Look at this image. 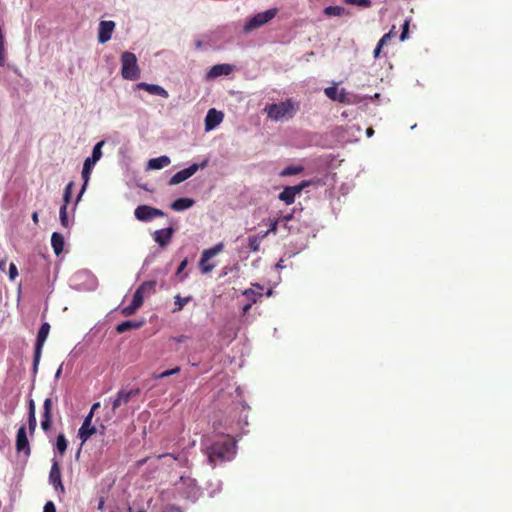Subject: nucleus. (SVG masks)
Here are the masks:
<instances>
[{
	"instance_id": "1",
	"label": "nucleus",
	"mask_w": 512,
	"mask_h": 512,
	"mask_svg": "<svg viewBox=\"0 0 512 512\" xmlns=\"http://www.w3.org/2000/svg\"><path fill=\"white\" fill-rule=\"evenodd\" d=\"M209 464L214 467L218 462L229 461L235 455V444L231 439L217 441L206 448Z\"/></svg>"
},
{
	"instance_id": "2",
	"label": "nucleus",
	"mask_w": 512,
	"mask_h": 512,
	"mask_svg": "<svg viewBox=\"0 0 512 512\" xmlns=\"http://www.w3.org/2000/svg\"><path fill=\"white\" fill-rule=\"evenodd\" d=\"M297 110L298 106L292 99H286L280 103H272L265 107L268 117L274 121L292 118Z\"/></svg>"
},
{
	"instance_id": "3",
	"label": "nucleus",
	"mask_w": 512,
	"mask_h": 512,
	"mask_svg": "<svg viewBox=\"0 0 512 512\" xmlns=\"http://www.w3.org/2000/svg\"><path fill=\"white\" fill-rule=\"evenodd\" d=\"M104 143H105L104 141H99L98 143H96L93 147L92 155L90 157H87L84 161L83 169H82L83 185H82V188L76 198L75 204H77L81 200V197H82L83 193L85 192L88 181L90 179L91 171H92L94 165L102 157L101 149H102Z\"/></svg>"
},
{
	"instance_id": "4",
	"label": "nucleus",
	"mask_w": 512,
	"mask_h": 512,
	"mask_svg": "<svg viewBox=\"0 0 512 512\" xmlns=\"http://www.w3.org/2000/svg\"><path fill=\"white\" fill-rule=\"evenodd\" d=\"M121 75L126 80L135 81L140 77L137 57L134 53L125 51L121 55Z\"/></svg>"
},
{
	"instance_id": "5",
	"label": "nucleus",
	"mask_w": 512,
	"mask_h": 512,
	"mask_svg": "<svg viewBox=\"0 0 512 512\" xmlns=\"http://www.w3.org/2000/svg\"><path fill=\"white\" fill-rule=\"evenodd\" d=\"M49 331H50V324L48 322L42 323V325L40 326V328L38 330L35 347H34L33 363H32L33 379H35V377L38 373V367H39L41 356H42L43 346L47 340Z\"/></svg>"
},
{
	"instance_id": "6",
	"label": "nucleus",
	"mask_w": 512,
	"mask_h": 512,
	"mask_svg": "<svg viewBox=\"0 0 512 512\" xmlns=\"http://www.w3.org/2000/svg\"><path fill=\"white\" fill-rule=\"evenodd\" d=\"M277 12V8H271L266 11L255 14L245 23L243 27L244 33L248 34L260 28L261 26L267 24L277 15Z\"/></svg>"
},
{
	"instance_id": "7",
	"label": "nucleus",
	"mask_w": 512,
	"mask_h": 512,
	"mask_svg": "<svg viewBox=\"0 0 512 512\" xmlns=\"http://www.w3.org/2000/svg\"><path fill=\"white\" fill-rule=\"evenodd\" d=\"M207 165H208L207 159L202 161L200 164L194 163V164L190 165L189 167L175 173L168 181V184L171 186L177 185V184L187 180L191 176H193L199 169H204Z\"/></svg>"
},
{
	"instance_id": "8",
	"label": "nucleus",
	"mask_w": 512,
	"mask_h": 512,
	"mask_svg": "<svg viewBox=\"0 0 512 512\" xmlns=\"http://www.w3.org/2000/svg\"><path fill=\"white\" fill-rule=\"evenodd\" d=\"M134 215L141 222H151L156 217H163L165 213L161 209L149 205H139L136 207Z\"/></svg>"
},
{
	"instance_id": "9",
	"label": "nucleus",
	"mask_w": 512,
	"mask_h": 512,
	"mask_svg": "<svg viewBox=\"0 0 512 512\" xmlns=\"http://www.w3.org/2000/svg\"><path fill=\"white\" fill-rule=\"evenodd\" d=\"M180 480L185 486L183 491L181 492L182 496L193 503L196 502L201 496V490L197 486L196 480L184 476H181Z\"/></svg>"
},
{
	"instance_id": "10",
	"label": "nucleus",
	"mask_w": 512,
	"mask_h": 512,
	"mask_svg": "<svg viewBox=\"0 0 512 512\" xmlns=\"http://www.w3.org/2000/svg\"><path fill=\"white\" fill-rule=\"evenodd\" d=\"M224 248V244L222 242L217 243L213 247L206 249L202 252L201 259L199 262V268L202 273L206 274L211 272L215 265H204V262H207L212 257L216 256L218 253H220Z\"/></svg>"
},
{
	"instance_id": "11",
	"label": "nucleus",
	"mask_w": 512,
	"mask_h": 512,
	"mask_svg": "<svg viewBox=\"0 0 512 512\" xmlns=\"http://www.w3.org/2000/svg\"><path fill=\"white\" fill-rule=\"evenodd\" d=\"M140 394L139 389H121L118 391L116 397L114 399H110L112 405V411L116 412L121 406H124L129 403L131 398L136 397Z\"/></svg>"
},
{
	"instance_id": "12",
	"label": "nucleus",
	"mask_w": 512,
	"mask_h": 512,
	"mask_svg": "<svg viewBox=\"0 0 512 512\" xmlns=\"http://www.w3.org/2000/svg\"><path fill=\"white\" fill-rule=\"evenodd\" d=\"M310 182L309 181H303L302 183H300L299 185H295V186H287L283 189V191L279 194L278 198L285 202L287 205H290L292 203H294L295 201V196L299 193H301V191L309 186Z\"/></svg>"
},
{
	"instance_id": "13",
	"label": "nucleus",
	"mask_w": 512,
	"mask_h": 512,
	"mask_svg": "<svg viewBox=\"0 0 512 512\" xmlns=\"http://www.w3.org/2000/svg\"><path fill=\"white\" fill-rule=\"evenodd\" d=\"M16 450L18 453H23L26 458L31 454V448L27 437L25 425L19 427L16 435Z\"/></svg>"
},
{
	"instance_id": "14",
	"label": "nucleus",
	"mask_w": 512,
	"mask_h": 512,
	"mask_svg": "<svg viewBox=\"0 0 512 512\" xmlns=\"http://www.w3.org/2000/svg\"><path fill=\"white\" fill-rule=\"evenodd\" d=\"M49 483L54 487L55 491L64 493L65 489L62 484L61 470L58 460H52V466L49 473Z\"/></svg>"
},
{
	"instance_id": "15",
	"label": "nucleus",
	"mask_w": 512,
	"mask_h": 512,
	"mask_svg": "<svg viewBox=\"0 0 512 512\" xmlns=\"http://www.w3.org/2000/svg\"><path fill=\"white\" fill-rule=\"evenodd\" d=\"M92 413H89L85 418L78 430V437L81 439V445H83L93 434L97 432V429L92 425Z\"/></svg>"
},
{
	"instance_id": "16",
	"label": "nucleus",
	"mask_w": 512,
	"mask_h": 512,
	"mask_svg": "<svg viewBox=\"0 0 512 512\" xmlns=\"http://www.w3.org/2000/svg\"><path fill=\"white\" fill-rule=\"evenodd\" d=\"M224 118V114L221 111L211 108L208 110L205 117V131H211L215 129Z\"/></svg>"
},
{
	"instance_id": "17",
	"label": "nucleus",
	"mask_w": 512,
	"mask_h": 512,
	"mask_svg": "<svg viewBox=\"0 0 512 512\" xmlns=\"http://www.w3.org/2000/svg\"><path fill=\"white\" fill-rule=\"evenodd\" d=\"M114 28H115L114 21H111V20L101 21L99 23V28H98V42L100 44H104V43L108 42L112 37Z\"/></svg>"
},
{
	"instance_id": "18",
	"label": "nucleus",
	"mask_w": 512,
	"mask_h": 512,
	"mask_svg": "<svg viewBox=\"0 0 512 512\" xmlns=\"http://www.w3.org/2000/svg\"><path fill=\"white\" fill-rule=\"evenodd\" d=\"M174 232L172 227L159 229L153 233V239L160 247L164 248L171 242Z\"/></svg>"
},
{
	"instance_id": "19",
	"label": "nucleus",
	"mask_w": 512,
	"mask_h": 512,
	"mask_svg": "<svg viewBox=\"0 0 512 512\" xmlns=\"http://www.w3.org/2000/svg\"><path fill=\"white\" fill-rule=\"evenodd\" d=\"M52 399L46 398L43 403V412L41 419V428L47 432L51 429L52 426Z\"/></svg>"
},
{
	"instance_id": "20",
	"label": "nucleus",
	"mask_w": 512,
	"mask_h": 512,
	"mask_svg": "<svg viewBox=\"0 0 512 512\" xmlns=\"http://www.w3.org/2000/svg\"><path fill=\"white\" fill-rule=\"evenodd\" d=\"M136 89L145 90L151 95L160 96L163 98H168L169 94L166 89L157 84H149L145 82H140L136 84Z\"/></svg>"
},
{
	"instance_id": "21",
	"label": "nucleus",
	"mask_w": 512,
	"mask_h": 512,
	"mask_svg": "<svg viewBox=\"0 0 512 512\" xmlns=\"http://www.w3.org/2000/svg\"><path fill=\"white\" fill-rule=\"evenodd\" d=\"M143 301V296L139 293H134L131 304L123 307L121 313L126 317L133 315L142 306Z\"/></svg>"
},
{
	"instance_id": "22",
	"label": "nucleus",
	"mask_w": 512,
	"mask_h": 512,
	"mask_svg": "<svg viewBox=\"0 0 512 512\" xmlns=\"http://www.w3.org/2000/svg\"><path fill=\"white\" fill-rule=\"evenodd\" d=\"M325 95L333 100L341 103L346 102V92L345 89H341L340 91L335 86H330L324 89Z\"/></svg>"
},
{
	"instance_id": "23",
	"label": "nucleus",
	"mask_w": 512,
	"mask_h": 512,
	"mask_svg": "<svg viewBox=\"0 0 512 512\" xmlns=\"http://www.w3.org/2000/svg\"><path fill=\"white\" fill-rule=\"evenodd\" d=\"M170 163V158L166 155H162L160 157L150 159L146 168L148 170H159L168 166Z\"/></svg>"
},
{
	"instance_id": "24",
	"label": "nucleus",
	"mask_w": 512,
	"mask_h": 512,
	"mask_svg": "<svg viewBox=\"0 0 512 512\" xmlns=\"http://www.w3.org/2000/svg\"><path fill=\"white\" fill-rule=\"evenodd\" d=\"M232 71V66L229 64L214 65L207 73L208 78H215L222 75H228Z\"/></svg>"
},
{
	"instance_id": "25",
	"label": "nucleus",
	"mask_w": 512,
	"mask_h": 512,
	"mask_svg": "<svg viewBox=\"0 0 512 512\" xmlns=\"http://www.w3.org/2000/svg\"><path fill=\"white\" fill-rule=\"evenodd\" d=\"M64 244L65 241L63 235L59 232H53L51 236V246L57 256L62 253Z\"/></svg>"
},
{
	"instance_id": "26",
	"label": "nucleus",
	"mask_w": 512,
	"mask_h": 512,
	"mask_svg": "<svg viewBox=\"0 0 512 512\" xmlns=\"http://www.w3.org/2000/svg\"><path fill=\"white\" fill-rule=\"evenodd\" d=\"M143 324L144 321L127 320L122 323H119L115 329L117 333L121 334L129 330L139 329L140 327L143 326Z\"/></svg>"
},
{
	"instance_id": "27",
	"label": "nucleus",
	"mask_w": 512,
	"mask_h": 512,
	"mask_svg": "<svg viewBox=\"0 0 512 512\" xmlns=\"http://www.w3.org/2000/svg\"><path fill=\"white\" fill-rule=\"evenodd\" d=\"M195 204V201L191 198H178L171 204V209L175 211H183Z\"/></svg>"
},
{
	"instance_id": "28",
	"label": "nucleus",
	"mask_w": 512,
	"mask_h": 512,
	"mask_svg": "<svg viewBox=\"0 0 512 512\" xmlns=\"http://www.w3.org/2000/svg\"><path fill=\"white\" fill-rule=\"evenodd\" d=\"M156 281L150 280L143 282L135 291V293H139L141 296L149 295L155 292Z\"/></svg>"
},
{
	"instance_id": "29",
	"label": "nucleus",
	"mask_w": 512,
	"mask_h": 512,
	"mask_svg": "<svg viewBox=\"0 0 512 512\" xmlns=\"http://www.w3.org/2000/svg\"><path fill=\"white\" fill-rule=\"evenodd\" d=\"M268 232H264V235H253L248 237V247L251 251H259L262 240L267 237Z\"/></svg>"
},
{
	"instance_id": "30",
	"label": "nucleus",
	"mask_w": 512,
	"mask_h": 512,
	"mask_svg": "<svg viewBox=\"0 0 512 512\" xmlns=\"http://www.w3.org/2000/svg\"><path fill=\"white\" fill-rule=\"evenodd\" d=\"M207 490L210 497H214L215 494L222 490V481L219 479L209 480L207 482Z\"/></svg>"
},
{
	"instance_id": "31",
	"label": "nucleus",
	"mask_w": 512,
	"mask_h": 512,
	"mask_svg": "<svg viewBox=\"0 0 512 512\" xmlns=\"http://www.w3.org/2000/svg\"><path fill=\"white\" fill-rule=\"evenodd\" d=\"M254 287L257 289V290H254L252 288L250 289H247L244 291V295L247 297L248 300H250L252 303H255L256 300H257V296L261 297L262 296V290H263V287L259 284H255Z\"/></svg>"
},
{
	"instance_id": "32",
	"label": "nucleus",
	"mask_w": 512,
	"mask_h": 512,
	"mask_svg": "<svg viewBox=\"0 0 512 512\" xmlns=\"http://www.w3.org/2000/svg\"><path fill=\"white\" fill-rule=\"evenodd\" d=\"M68 446V441L63 433L56 438L55 449L60 455H64Z\"/></svg>"
},
{
	"instance_id": "33",
	"label": "nucleus",
	"mask_w": 512,
	"mask_h": 512,
	"mask_svg": "<svg viewBox=\"0 0 512 512\" xmlns=\"http://www.w3.org/2000/svg\"><path fill=\"white\" fill-rule=\"evenodd\" d=\"M192 300V296L181 297L180 295L175 296L173 312L181 311L184 306Z\"/></svg>"
},
{
	"instance_id": "34",
	"label": "nucleus",
	"mask_w": 512,
	"mask_h": 512,
	"mask_svg": "<svg viewBox=\"0 0 512 512\" xmlns=\"http://www.w3.org/2000/svg\"><path fill=\"white\" fill-rule=\"evenodd\" d=\"M345 13V8L342 6H328L324 9V14L327 16H342Z\"/></svg>"
},
{
	"instance_id": "35",
	"label": "nucleus",
	"mask_w": 512,
	"mask_h": 512,
	"mask_svg": "<svg viewBox=\"0 0 512 512\" xmlns=\"http://www.w3.org/2000/svg\"><path fill=\"white\" fill-rule=\"evenodd\" d=\"M303 167L302 166H296V165H290V166H287L286 168H284L282 170V172L280 173L281 176H292V175H297L299 173H301L303 171Z\"/></svg>"
},
{
	"instance_id": "36",
	"label": "nucleus",
	"mask_w": 512,
	"mask_h": 512,
	"mask_svg": "<svg viewBox=\"0 0 512 512\" xmlns=\"http://www.w3.org/2000/svg\"><path fill=\"white\" fill-rule=\"evenodd\" d=\"M160 457H172L181 466H186L188 464V458L182 453H178V454L166 453V454H162Z\"/></svg>"
},
{
	"instance_id": "37",
	"label": "nucleus",
	"mask_w": 512,
	"mask_h": 512,
	"mask_svg": "<svg viewBox=\"0 0 512 512\" xmlns=\"http://www.w3.org/2000/svg\"><path fill=\"white\" fill-rule=\"evenodd\" d=\"M59 214L61 225L65 228H69L71 226V221L68 219L67 208L65 207V205H62L60 207Z\"/></svg>"
},
{
	"instance_id": "38",
	"label": "nucleus",
	"mask_w": 512,
	"mask_h": 512,
	"mask_svg": "<svg viewBox=\"0 0 512 512\" xmlns=\"http://www.w3.org/2000/svg\"><path fill=\"white\" fill-rule=\"evenodd\" d=\"M180 372V367L179 366H176L172 369H169V370H166V371H163L159 374H155L154 375V378L155 379H162V378H166V377H169V376H172V375H175V374H178Z\"/></svg>"
},
{
	"instance_id": "39",
	"label": "nucleus",
	"mask_w": 512,
	"mask_h": 512,
	"mask_svg": "<svg viewBox=\"0 0 512 512\" xmlns=\"http://www.w3.org/2000/svg\"><path fill=\"white\" fill-rule=\"evenodd\" d=\"M187 265H188V259L185 258L184 260L181 261V263L179 264V266L177 268L176 275L180 276V281H184L188 277L187 273L182 274V272L187 267Z\"/></svg>"
},
{
	"instance_id": "40",
	"label": "nucleus",
	"mask_w": 512,
	"mask_h": 512,
	"mask_svg": "<svg viewBox=\"0 0 512 512\" xmlns=\"http://www.w3.org/2000/svg\"><path fill=\"white\" fill-rule=\"evenodd\" d=\"M346 4L356 5L364 8H368L371 6V0H343Z\"/></svg>"
},
{
	"instance_id": "41",
	"label": "nucleus",
	"mask_w": 512,
	"mask_h": 512,
	"mask_svg": "<svg viewBox=\"0 0 512 512\" xmlns=\"http://www.w3.org/2000/svg\"><path fill=\"white\" fill-rule=\"evenodd\" d=\"M37 427V419L36 414L28 415V429L29 433L32 436Z\"/></svg>"
},
{
	"instance_id": "42",
	"label": "nucleus",
	"mask_w": 512,
	"mask_h": 512,
	"mask_svg": "<svg viewBox=\"0 0 512 512\" xmlns=\"http://www.w3.org/2000/svg\"><path fill=\"white\" fill-rule=\"evenodd\" d=\"M18 276V269L17 266L14 263H10L9 265V279L11 281L15 280Z\"/></svg>"
},
{
	"instance_id": "43",
	"label": "nucleus",
	"mask_w": 512,
	"mask_h": 512,
	"mask_svg": "<svg viewBox=\"0 0 512 512\" xmlns=\"http://www.w3.org/2000/svg\"><path fill=\"white\" fill-rule=\"evenodd\" d=\"M293 214H294L293 212H291V213H287V214H282V215H280V216L278 217V219H279L280 223H283V224H284V226H285V227H287V225H286V224H287V222H289L290 220H292V219H293V217H294V215H293Z\"/></svg>"
},
{
	"instance_id": "44",
	"label": "nucleus",
	"mask_w": 512,
	"mask_h": 512,
	"mask_svg": "<svg viewBox=\"0 0 512 512\" xmlns=\"http://www.w3.org/2000/svg\"><path fill=\"white\" fill-rule=\"evenodd\" d=\"M280 223L279 219H274L270 222V225H269V229L266 231L268 232V234L270 233H276L277 231V226L278 224Z\"/></svg>"
},
{
	"instance_id": "45",
	"label": "nucleus",
	"mask_w": 512,
	"mask_h": 512,
	"mask_svg": "<svg viewBox=\"0 0 512 512\" xmlns=\"http://www.w3.org/2000/svg\"><path fill=\"white\" fill-rule=\"evenodd\" d=\"M391 37H392V31L384 34L381 37V39L378 41L377 44L380 45L381 47H383Z\"/></svg>"
},
{
	"instance_id": "46",
	"label": "nucleus",
	"mask_w": 512,
	"mask_h": 512,
	"mask_svg": "<svg viewBox=\"0 0 512 512\" xmlns=\"http://www.w3.org/2000/svg\"><path fill=\"white\" fill-rule=\"evenodd\" d=\"M43 512H56V507L52 501L46 502Z\"/></svg>"
},
{
	"instance_id": "47",
	"label": "nucleus",
	"mask_w": 512,
	"mask_h": 512,
	"mask_svg": "<svg viewBox=\"0 0 512 512\" xmlns=\"http://www.w3.org/2000/svg\"><path fill=\"white\" fill-rule=\"evenodd\" d=\"M36 414L35 403L33 399L29 400L28 415Z\"/></svg>"
},
{
	"instance_id": "48",
	"label": "nucleus",
	"mask_w": 512,
	"mask_h": 512,
	"mask_svg": "<svg viewBox=\"0 0 512 512\" xmlns=\"http://www.w3.org/2000/svg\"><path fill=\"white\" fill-rule=\"evenodd\" d=\"M189 339L188 336L186 335H179V336H176V337H173V340L177 343H182V342H185Z\"/></svg>"
},
{
	"instance_id": "49",
	"label": "nucleus",
	"mask_w": 512,
	"mask_h": 512,
	"mask_svg": "<svg viewBox=\"0 0 512 512\" xmlns=\"http://www.w3.org/2000/svg\"><path fill=\"white\" fill-rule=\"evenodd\" d=\"M73 186H74V183L73 182H69L67 184V186L65 187V189H64V193L67 194V195L68 194L72 195Z\"/></svg>"
},
{
	"instance_id": "50",
	"label": "nucleus",
	"mask_w": 512,
	"mask_h": 512,
	"mask_svg": "<svg viewBox=\"0 0 512 512\" xmlns=\"http://www.w3.org/2000/svg\"><path fill=\"white\" fill-rule=\"evenodd\" d=\"M165 512H182L181 509L175 505H170L166 508Z\"/></svg>"
},
{
	"instance_id": "51",
	"label": "nucleus",
	"mask_w": 512,
	"mask_h": 512,
	"mask_svg": "<svg viewBox=\"0 0 512 512\" xmlns=\"http://www.w3.org/2000/svg\"><path fill=\"white\" fill-rule=\"evenodd\" d=\"M71 197L72 195L70 194H63V205H65V207L67 208L68 204L70 203V200H71Z\"/></svg>"
},
{
	"instance_id": "52",
	"label": "nucleus",
	"mask_w": 512,
	"mask_h": 512,
	"mask_svg": "<svg viewBox=\"0 0 512 512\" xmlns=\"http://www.w3.org/2000/svg\"><path fill=\"white\" fill-rule=\"evenodd\" d=\"M62 369H63V364H61L59 366V368L57 369L56 373H55V376H54V380L57 381L60 376H61V373H62Z\"/></svg>"
},
{
	"instance_id": "53",
	"label": "nucleus",
	"mask_w": 512,
	"mask_h": 512,
	"mask_svg": "<svg viewBox=\"0 0 512 512\" xmlns=\"http://www.w3.org/2000/svg\"><path fill=\"white\" fill-rule=\"evenodd\" d=\"M381 49H382V47H381L380 45H378V44H377V45H376V47H375V49H374V52H373V56H374V58L379 57V54H380V52H381Z\"/></svg>"
},
{
	"instance_id": "54",
	"label": "nucleus",
	"mask_w": 512,
	"mask_h": 512,
	"mask_svg": "<svg viewBox=\"0 0 512 512\" xmlns=\"http://www.w3.org/2000/svg\"><path fill=\"white\" fill-rule=\"evenodd\" d=\"M409 24H410V20L409 19H406L402 25V31H408L409 32Z\"/></svg>"
},
{
	"instance_id": "55",
	"label": "nucleus",
	"mask_w": 512,
	"mask_h": 512,
	"mask_svg": "<svg viewBox=\"0 0 512 512\" xmlns=\"http://www.w3.org/2000/svg\"><path fill=\"white\" fill-rule=\"evenodd\" d=\"M408 34H409L408 31H401L400 41H405L408 38Z\"/></svg>"
},
{
	"instance_id": "56",
	"label": "nucleus",
	"mask_w": 512,
	"mask_h": 512,
	"mask_svg": "<svg viewBox=\"0 0 512 512\" xmlns=\"http://www.w3.org/2000/svg\"><path fill=\"white\" fill-rule=\"evenodd\" d=\"M6 259L0 260V271H5Z\"/></svg>"
},
{
	"instance_id": "57",
	"label": "nucleus",
	"mask_w": 512,
	"mask_h": 512,
	"mask_svg": "<svg viewBox=\"0 0 512 512\" xmlns=\"http://www.w3.org/2000/svg\"><path fill=\"white\" fill-rule=\"evenodd\" d=\"M283 263H284L283 259H280L278 261V263L276 264V268L277 269H283L285 267V265Z\"/></svg>"
},
{
	"instance_id": "58",
	"label": "nucleus",
	"mask_w": 512,
	"mask_h": 512,
	"mask_svg": "<svg viewBox=\"0 0 512 512\" xmlns=\"http://www.w3.org/2000/svg\"><path fill=\"white\" fill-rule=\"evenodd\" d=\"M100 406V403H94L91 407V410L89 413H92V415L94 414V411Z\"/></svg>"
},
{
	"instance_id": "59",
	"label": "nucleus",
	"mask_w": 512,
	"mask_h": 512,
	"mask_svg": "<svg viewBox=\"0 0 512 512\" xmlns=\"http://www.w3.org/2000/svg\"><path fill=\"white\" fill-rule=\"evenodd\" d=\"M374 134L373 128L369 127L366 129V135L367 137H371Z\"/></svg>"
},
{
	"instance_id": "60",
	"label": "nucleus",
	"mask_w": 512,
	"mask_h": 512,
	"mask_svg": "<svg viewBox=\"0 0 512 512\" xmlns=\"http://www.w3.org/2000/svg\"><path fill=\"white\" fill-rule=\"evenodd\" d=\"M252 304L251 303H248L246 305H244L243 307V312L244 313H247L249 311V309L251 308Z\"/></svg>"
},
{
	"instance_id": "61",
	"label": "nucleus",
	"mask_w": 512,
	"mask_h": 512,
	"mask_svg": "<svg viewBox=\"0 0 512 512\" xmlns=\"http://www.w3.org/2000/svg\"><path fill=\"white\" fill-rule=\"evenodd\" d=\"M32 219H33V221H34V222H37V221H38V213H37V212H34V213L32 214Z\"/></svg>"
},
{
	"instance_id": "62",
	"label": "nucleus",
	"mask_w": 512,
	"mask_h": 512,
	"mask_svg": "<svg viewBox=\"0 0 512 512\" xmlns=\"http://www.w3.org/2000/svg\"><path fill=\"white\" fill-rule=\"evenodd\" d=\"M135 506V503L133 504V506H128L127 509H126V512H133V507Z\"/></svg>"
},
{
	"instance_id": "63",
	"label": "nucleus",
	"mask_w": 512,
	"mask_h": 512,
	"mask_svg": "<svg viewBox=\"0 0 512 512\" xmlns=\"http://www.w3.org/2000/svg\"><path fill=\"white\" fill-rule=\"evenodd\" d=\"M137 512H146L144 508H138Z\"/></svg>"
},
{
	"instance_id": "64",
	"label": "nucleus",
	"mask_w": 512,
	"mask_h": 512,
	"mask_svg": "<svg viewBox=\"0 0 512 512\" xmlns=\"http://www.w3.org/2000/svg\"><path fill=\"white\" fill-rule=\"evenodd\" d=\"M379 97H380V94H379V93H376V94L373 96V98H374V99H377V98H379Z\"/></svg>"
}]
</instances>
